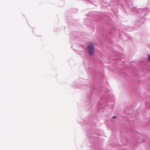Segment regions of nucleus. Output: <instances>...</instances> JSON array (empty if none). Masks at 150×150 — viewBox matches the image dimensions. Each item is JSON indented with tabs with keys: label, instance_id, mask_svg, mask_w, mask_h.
<instances>
[{
	"label": "nucleus",
	"instance_id": "obj_3",
	"mask_svg": "<svg viewBox=\"0 0 150 150\" xmlns=\"http://www.w3.org/2000/svg\"><path fill=\"white\" fill-rule=\"evenodd\" d=\"M93 81L92 83L91 84H86L90 90V92L88 95V97L90 98L92 96L93 94H94V92H100L102 90L100 84H97V79H94V76H93Z\"/></svg>",
	"mask_w": 150,
	"mask_h": 150
},
{
	"label": "nucleus",
	"instance_id": "obj_11",
	"mask_svg": "<svg viewBox=\"0 0 150 150\" xmlns=\"http://www.w3.org/2000/svg\"><path fill=\"white\" fill-rule=\"evenodd\" d=\"M85 67H86V68H88V64H87L86 66L85 64Z\"/></svg>",
	"mask_w": 150,
	"mask_h": 150
},
{
	"label": "nucleus",
	"instance_id": "obj_5",
	"mask_svg": "<svg viewBox=\"0 0 150 150\" xmlns=\"http://www.w3.org/2000/svg\"><path fill=\"white\" fill-rule=\"evenodd\" d=\"M108 100H109V98L105 95L103 96L100 98L98 105V112L101 114L104 113V112H103L105 111L108 107L106 106L104 107L105 104H103V102L104 103Z\"/></svg>",
	"mask_w": 150,
	"mask_h": 150
},
{
	"label": "nucleus",
	"instance_id": "obj_4",
	"mask_svg": "<svg viewBox=\"0 0 150 150\" xmlns=\"http://www.w3.org/2000/svg\"><path fill=\"white\" fill-rule=\"evenodd\" d=\"M140 140V137H136V138H133L132 139L130 140H125L123 141V144L125 146L128 145L130 143V146L129 148H127L124 149V150H134L135 146L137 142H142Z\"/></svg>",
	"mask_w": 150,
	"mask_h": 150
},
{
	"label": "nucleus",
	"instance_id": "obj_9",
	"mask_svg": "<svg viewBox=\"0 0 150 150\" xmlns=\"http://www.w3.org/2000/svg\"><path fill=\"white\" fill-rule=\"evenodd\" d=\"M112 105L111 107H110L109 108L112 109L114 108V104H113Z\"/></svg>",
	"mask_w": 150,
	"mask_h": 150
},
{
	"label": "nucleus",
	"instance_id": "obj_1",
	"mask_svg": "<svg viewBox=\"0 0 150 150\" xmlns=\"http://www.w3.org/2000/svg\"><path fill=\"white\" fill-rule=\"evenodd\" d=\"M128 4L129 8L138 14V18L136 21L134 22L133 27H139L142 24L146 22V16L150 13V10L148 7L144 8H137L132 5L133 0H125Z\"/></svg>",
	"mask_w": 150,
	"mask_h": 150
},
{
	"label": "nucleus",
	"instance_id": "obj_8",
	"mask_svg": "<svg viewBox=\"0 0 150 150\" xmlns=\"http://www.w3.org/2000/svg\"><path fill=\"white\" fill-rule=\"evenodd\" d=\"M72 85V86H74L75 87L77 88H81L80 86H79L77 85V84L75 82H73Z\"/></svg>",
	"mask_w": 150,
	"mask_h": 150
},
{
	"label": "nucleus",
	"instance_id": "obj_2",
	"mask_svg": "<svg viewBox=\"0 0 150 150\" xmlns=\"http://www.w3.org/2000/svg\"><path fill=\"white\" fill-rule=\"evenodd\" d=\"M91 119L89 120L85 118L84 119H82L81 121L78 120V123L81 126L83 127H85V130L86 131V136L89 138L90 141L91 142V145H90L91 148L92 150H97V144L95 142L97 141L98 139L97 137H95L94 136L92 135L90 132V130L89 131L87 129L90 126L94 127L95 124L93 123H89L87 124L88 121H90Z\"/></svg>",
	"mask_w": 150,
	"mask_h": 150
},
{
	"label": "nucleus",
	"instance_id": "obj_6",
	"mask_svg": "<svg viewBox=\"0 0 150 150\" xmlns=\"http://www.w3.org/2000/svg\"><path fill=\"white\" fill-rule=\"evenodd\" d=\"M87 48L88 54L91 55H93L95 53V49L93 44L91 42L89 43Z\"/></svg>",
	"mask_w": 150,
	"mask_h": 150
},
{
	"label": "nucleus",
	"instance_id": "obj_7",
	"mask_svg": "<svg viewBox=\"0 0 150 150\" xmlns=\"http://www.w3.org/2000/svg\"><path fill=\"white\" fill-rule=\"evenodd\" d=\"M115 28L114 27H112V30L109 31L108 34L109 35L113 34L114 33L113 32L115 31Z\"/></svg>",
	"mask_w": 150,
	"mask_h": 150
},
{
	"label": "nucleus",
	"instance_id": "obj_13",
	"mask_svg": "<svg viewBox=\"0 0 150 150\" xmlns=\"http://www.w3.org/2000/svg\"><path fill=\"white\" fill-rule=\"evenodd\" d=\"M57 31L56 30H55L54 31V32H57Z\"/></svg>",
	"mask_w": 150,
	"mask_h": 150
},
{
	"label": "nucleus",
	"instance_id": "obj_12",
	"mask_svg": "<svg viewBox=\"0 0 150 150\" xmlns=\"http://www.w3.org/2000/svg\"><path fill=\"white\" fill-rule=\"evenodd\" d=\"M112 117L113 119H115V118H117V117L115 116H113Z\"/></svg>",
	"mask_w": 150,
	"mask_h": 150
},
{
	"label": "nucleus",
	"instance_id": "obj_10",
	"mask_svg": "<svg viewBox=\"0 0 150 150\" xmlns=\"http://www.w3.org/2000/svg\"><path fill=\"white\" fill-rule=\"evenodd\" d=\"M148 59L149 62H150V54L148 56Z\"/></svg>",
	"mask_w": 150,
	"mask_h": 150
}]
</instances>
